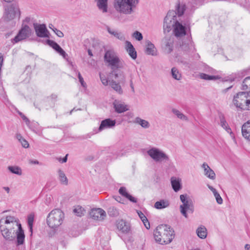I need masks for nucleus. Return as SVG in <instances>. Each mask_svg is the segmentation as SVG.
<instances>
[{
  "mask_svg": "<svg viewBox=\"0 0 250 250\" xmlns=\"http://www.w3.org/2000/svg\"><path fill=\"white\" fill-rule=\"evenodd\" d=\"M58 174L59 180L61 183L63 185H67L68 184V179L63 171L61 169H59Z\"/></svg>",
  "mask_w": 250,
  "mask_h": 250,
  "instance_id": "4c0bfd02",
  "label": "nucleus"
},
{
  "mask_svg": "<svg viewBox=\"0 0 250 250\" xmlns=\"http://www.w3.org/2000/svg\"><path fill=\"white\" fill-rule=\"evenodd\" d=\"M170 182L172 189L175 192H178L182 189L181 180L179 178L173 176L170 179Z\"/></svg>",
  "mask_w": 250,
  "mask_h": 250,
  "instance_id": "393cba45",
  "label": "nucleus"
},
{
  "mask_svg": "<svg viewBox=\"0 0 250 250\" xmlns=\"http://www.w3.org/2000/svg\"><path fill=\"white\" fill-rule=\"evenodd\" d=\"M248 92H240L233 97V103L234 105L241 110H247L249 97Z\"/></svg>",
  "mask_w": 250,
  "mask_h": 250,
  "instance_id": "6e6552de",
  "label": "nucleus"
},
{
  "mask_svg": "<svg viewBox=\"0 0 250 250\" xmlns=\"http://www.w3.org/2000/svg\"><path fill=\"white\" fill-rule=\"evenodd\" d=\"M46 43L50 46L52 47L56 52L62 55L63 58L65 59L67 57V54L62 48V47L55 42L50 40H47Z\"/></svg>",
  "mask_w": 250,
  "mask_h": 250,
  "instance_id": "a211bd4d",
  "label": "nucleus"
},
{
  "mask_svg": "<svg viewBox=\"0 0 250 250\" xmlns=\"http://www.w3.org/2000/svg\"><path fill=\"white\" fill-rule=\"evenodd\" d=\"M248 103H249V104H248V108L247 109V110H250V97H249Z\"/></svg>",
  "mask_w": 250,
  "mask_h": 250,
  "instance_id": "774afa93",
  "label": "nucleus"
},
{
  "mask_svg": "<svg viewBox=\"0 0 250 250\" xmlns=\"http://www.w3.org/2000/svg\"><path fill=\"white\" fill-rule=\"evenodd\" d=\"M107 212L108 215L111 217H116L119 215L118 209L114 207L109 208Z\"/></svg>",
  "mask_w": 250,
  "mask_h": 250,
  "instance_id": "79ce46f5",
  "label": "nucleus"
},
{
  "mask_svg": "<svg viewBox=\"0 0 250 250\" xmlns=\"http://www.w3.org/2000/svg\"><path fill=\"white\" fill-rule=\"evenodd\" d=\"M89 215L94 220L102 221L106 217V212L100 208H93L90 211Z\"/></svg>",
  "mask_w": 250,
  "mask_h": 250,
  "instance_id": "f3484780",
  "label": "nucleus"
},
{
  "mask_svg": "<svg viewBox=\"0 0 250 250\" xmlns=\"http://www.w3.org/2000/svg\"><path fill=\"white\" fill-rule=\"evenodd\" d=\"M242 89L245 90V92H248L250 94V77L246 78L242 83Z\"/></svg>",
  "mask_w": 250,
  "mask_h": 250,
  "instance_id": "c9c22d12",
  "label": "nucleus"
},
{
  "mask_svg": "<svg viewBox=\"0 0 250 250\" xmlns=\"http://www.w3.org/2000/svg\"><path fill=\"white\" fill-rule=\"evenodd\" d=\"M34 27L36 34L38 37L40 38L49 37V33L45 24L34 23Z\"/></svg>",
  "mask_w": 250,
  "mask_h": 250,
  "instance_id": "dca6fc26",
  "label": "nucleus"
},
{
  "mask_svg": "<svg viewBox=\"0 0 250 250\" xmlns=\"http://www.w3.org/2000/svg\"><path fill=\"white\" fill-rule=\"evenodd\" d=\"M51 99L55 100L57 98V96L56 94H52L51 96Z\"/></svg>",
  "mask_w": 250,
  "mask_h": 250,
  "instance_id": "338daca9",
  "label": "nucleus"
},
{
  "mask_svg": "<svg viewBox=\"0 0 250 250\" xmlns=\"http://www.w3.org/2000/svg\"><path fill=\"white\" fill-rule=\"evenodd\" d=\"M67 156H68V154H66L65 155V157H64L62 159V163H65L66 162L67 160Z\"/></svg>",
  "mask_w": 250,
  "mask_h": 250,
  "instance_id": "680f3d73",
  "label": "nucleus"
},
{
  "mask_svg": "<svg viewBox=\"0 0 250 250\" xmlns=\"http://www.w3.org/2000/svg\"><path fill=\"white\" fill-rule=\"evenodd\" d=\"M18 112L21 118L27 124L30 123L29 119L22 113L19 111Z\"/></svg>",
  "mask_w": 250,
  "mask_h": 250,
  "instance_id": "864d4df0",
  "label": "nucleus"
},
{
  "mask_svg": "<svg viewBox=\"0 0 250 250\" xmlns=\"http://www.w3.org/2000/svg\"><path fill=\"white\" fill-rule=\"evenodd\" d=\"M196 233L199 237L202 239H205L207 235V230L205 227L201 226L197 229Z\"/></svg>",
  "mask_w": 250,
  "mask_h": 250,
  "instance_id": "f704fd0d",
  "label": "nucleus"
},
{
  "mask_svg": "<svg viewBox=\"0 0 250 250\" xmlns=\"http://www.w3.org/2000/svg\"><path fill=\"white\" fill-rule=\"evenodd\" d=\"M97 5L100 10L103 13L106 12L107 11V0H96Z\"/></svg>",
  "mask_w": 250,
  "mask_h": 250,
  "instance_id": "2f4dec72",
  "label": "nucleus"
},
{
  "mask_svg": "<svg viewBox=\"0 0 250 250\" xmlns=\"http://www.w3.org/2000/svg\"><path fill=\"white\" fill-rule=\"evenodd\" d=\"M119 192L121 195L128 199L130 202L133 203L137 202V199L127 192L126 189L125 187H121L119 190Z\"/></svg>",
  "mask_w": 250,
  "mask_h": 250,
  "instance_id": "c85d7f7f",
  "label": "nucleus"
},
{
  "mask_svg": "<svg viewBox=\"0 0 250 250\" xmlns=\"http://www.w3.org/2000/svg\"><path fill=\"white\" fill-rule=\"evenodd\" d=\"M34 219V215L33 214H30L28 216V225L29 228V230L31 234L33 232V226Z\"/></svg>",
  "mask_w": 250,
  "mask_h": 250,
  "instance_id": "37998d69",
  "label": "nucleus"
},
{
  "mask_svg": "<svg viewBox=\"0 0 250 250\" xmlns=\"http://www.w3.org/2000/svg\"><path fill=\"white\" fill-rule=\"evenodd\" d=\"M46 43L50 46L52 47L56 52L62 55L63 58L65 59L67 57V54L62 48V47L55 42L50 40H47Z\"/></svg>",
  "mask_w": 250,
  "mask_h": 250,
  "instance_id": "6ab92c4d",
  "label": "nucleus"
},
{
  "mask_svg": "<svg viewBox=\"0 0 250 250\" xmlns=\"http://www.w3.org/2000/svg\"><path fill=\"white\" fill-rule=\"evenodd\" d=\"M232 85L230 86L223 90L224 92H227L229 89H230L232 87Z\"/></svg>",
  "mask_w": 250,
  "mask_h": 250,
  "instance_id": "0e129e2a",
  "label": "nucleus"
},
{
  "mask_svg": "<svg viewBox=\"0 0 250 250\" xmlns=\"http://www.w3.org/2000/svg\"><path fill=\"white\" fill-rule=\"evenodd\" d=\"M132 37L139 41H141L143 38L142 33L138 31L133 33Z\"/></svg>",
  "mask_w": 250,
  "mask_h": 250,
  "instance_id": "49530a36",
  "label": "nucleus"
},
{
  "mask_svg": "<svg viewBox=\"0 0 250 250\" xmlns=\"http://www.w3.org/2000/svg\"><path fill=\"white\" fill-rule=\"evenodd\" d=\"M116 121L110 118L103 120L99 127V131H101L106 128H111L115 125Z\"/></svg>",
  "mask_w": 250,
  "mask_h": 250,
  "instance_id": "5701e85b",
  "label": "nucleus"
},
{
  "mask_svg": "<svg viewBox=\"0 0 250 250\" xmlns=\"http://www.w3.org/2000/svg\"><path fill=\"white\" fill-rule=\"evenodd\" d=\"M169 203L167 200H161L157 201L154 204V207L158 209H163L169 206Z\"/></svg>",
  "mask_w": 250,
  "mask_h": 250,
  "instance_id": "473e14b6",
  "label": "nucleus"
},
{
  "mask_svg": "<svg viewBox=\"0 0 250 250\" xmlns=\"http://www.w3.org/2000/svg\"><path fill=\"white\" fill-rule=\"evenodd\" d=\"M213 194L216 198L217 203L219 204H222L223 203V199L219 193L216 191L213 193Z\"/></svg>",
  "mask_w": 250,
  "mask_h": 250,
  "instance_id": "09e8293b",
  "label": "nucleus"
},
{
  "mask_svg": "<svg viewBox=\"0 0 250 250\" xmlns=\"http://www.w3.org/2000/svg\"><path fill=\"white\" fill-rule=\"evenodd\" d=\"M7 168L12 173L18 175H21L22 174L21 168L18 166H8Z\"/></svg>",
  "mask_w": 250,
  "mask_h": 250,
  "instance_id": "58836bf2",
  "label": "nucleus"
},
{
  "mask_svg": "<svg viewBox=\"0 0 250 250\" xmlns=\"http://www.w3.org/2000/svg\"><path fill=\"white\" fill-rule=\"evenodd\" d=\"M202 167L204 168V174L206 176L210 179L214 180L215 178V173L208 164L204 163L202 165Z\"/></svg>",
  "mask_w": 250,
  "mask_h": 250,
  "instance_id": "cd10ccee",
  "label": "nucleus"
},
{
  "mask_svg": "<svg viewBox=\"0 0 250 250\" xmlns=\"http://www.w3.org/2000/svg\"><path fill=\"white\" fill-rule=\"evenodd\" d=\"M138 214L147 229L150 228V224L145 214L141 211H137Z\"/></svg>",
  "mask_w": 250,
  "mask_h": 250,
  "instance_id": "e433bc0d",
  "label": "nucleus"
},
{
  "mask_svg": "<svg viewBox=\"0 0 250 250\" xmlns=\"http://www.w3.org/2000/svg\"><path fill=\"white\" fill-rule=\"evenodd\" d=\"M20 11L18 6L13 3L5 8L4 19L6 21L11 20L16 17H20Z\"/></svg>",
  "mask_w": 250,
  "mask_h": 250,
  "instance_id": "f8f14e48",
  "label": "nucleus"
},
{
  "mask_svg": "<svg viewBox=\"0 0 250 250\" xmlns=\"http://www.w3.org/2000/svg\"><path fill=\"white\" fill-rule=\"evenodd\" d=\"M52 30L59 37L62 38L63 37V33L61 31L57 29L56 28L52 29Z\"/></svg>",
  "mask_w": 250,
  "mask_h": 250,
  "instance_id": "603ef678",
  "label": "nucleus"
},
{
  "mask_svg": "<svg viewBox=\"0 0 250 250\" xmlns=\"http://www.w3.org/2000/svg\"><path fill=\"white\" fill-rule=\"evenodd\" d=\"M78 79L79 80V81H80L82 86L83 87H85L86 83H84V80H83L80 72H78Z\"/></svg>",
  "mask_w": 250,
  "mask_h": 250,
  "instance_id": "3c124183",
  "label": "nucleus"
},
{
  "mask_svg": "<svg viewBox=\"0 0 250 250\" xmlns=\"http://www.w3.org/2000/svg\"><path fill=\"white\" fill-rule=\"evenodd\" d=\"M117 227L119 230L124 233H128L130 230L129 223L124 220H120L117 221Z\"/></svg>",
  "mask_w": 250,
  "mask_h": 250,
  "instance_id": "4be33fe9",
  "label": "nucleus"
},
{
  "mask_svg": "<svg viewBox=\"0 0 250 250\" xmlns=\"http://www.w3.org/2000/svg\"><path fill=\"white\" fill-rule=\"evenodd\" d=\"M180 47L182 50L186 52L193 51L195 49L193 42L190 39L182 42Z\"/></svg>",
  "mask_w": 250,
  "mask_h": 250,
  "instance_id": "b1692460",
  "label": "nucleus"
},
{
  "mask_svg": "<svg viewBox=\"0 0 250 250\" xmlns=\"http://www.w3.org/2000/svg\"><path fill=\"white\" fill-rule=\"evenodd\" d=\"M30 163L32 164H39V162L37 160H32L30 161Z\"/></svg>",
  "mask_w": 250,
  "mask_h": 250,
  "instance_id": "e2e57ef3",
  "label": "nucleus"
},
{
  "mask_svg": "<svg viewBox=\"0 0 250 250\" xmlns=\"http://www.w3.org/2000/svg\"><path fill=\"white\" fill-rule=\"evenodd\" d=\"M20 143H21L22 146L24 148H27L29 147V144L28 142L25 140L24 139H23Z\"/></svg>",
  "mask_w": 250,
  "mask_h": 250,
  "instance_id": "5fc2aeb1",
  "label": "nucleus"
},
{
  "mask_svg": "<svg viewBox=\"0 0 250 250\" xmlns=\"http://www.w3.org/2000/svg\"><path fill=\"white\" fill-rule=\"evenodd\" d=\"M134 123L140 125L144 128H148L150 126V124L148 121L142 119L138 117L135 119Z\"/></svg>",
  "mask_w": 250,
  "mask_h": 250,
  "instance_id": "72a5a7b5",
  "label": "nucleus"
},
{
  "mask_svg": "<svg viewBox=\"0 0 250 250\" xmlns=\"http://www.w3.org/2000/svg\"><path fill=\"white\" fill-rule=\"evenodd\" d=\"M130 87L131 88V90H132V92L133 93H134V92H135L134 87L133 84L132 80H131L130 82Z\"/></svg>",
  "mask_w": 250,
  "mask_h": 250,
  "instance_id": "bf43d9fd",
  "label": "nucleus"
},
{
  "mask_svg": "<svg viewBox=\"0 0 250 250\" xmlns=\"http://www.w3.org/2000/svg\"><path fill=\"white\" fill-rule=\"evenodd\" d=\"M104 60L108 63L112 71L117 70L118 68L123 67L120 59L113 50H109L105 52L104 56Z\"/></svg>",
  "mask_w": 250,
  "mask_h": 250,
  "instance_id": "0eeeda50",
  "label": "nucleus"
},
{
  "mask_svg": "<svg viewBox=\"0 0 250 250\" xmlns=\"http://www.w3.org/2000/svg\"><path fill=\"white\" fill-rule=\"evenodd\" d=\"M2 221H0V229L3 237L7 240L12 241L14 240L15 236L14 230L12 232V228L11 226H4L1 225Z\"/></svg>",
  "mask_w": 250,
  "mask_h": 250,
  "instance_id": "4468645a",
  "label": "nucleus"
},
{
  "mask_svg": "<svg viewBox=\"0 0 250 250\" xmlns=\"http://www.w3.org/2000/svg\"><path fill=\"white\" fill-rule=\"evenodd\" d=\"M100 77L103 85L105 86H106L108 84L109 85V81H111V80H108L104 76L102 75L101 74H100Z\"/></svg>",
  "mask_w": 250,
  "mask_h": 250,
  "instance_id": "de8ad7c7",
  "label": "nucleus"
},
{
  "mask_svg": "<svg viewBox=\"0 0 250 250\" xmlns=\"http://www.w3.org/2000/svg\"><path fill=\"white\" fill-rule=\"evenodd\" d=\"M112 77L115 80L118 79V82L114 80L109 81V85L111 87L119 94H123V90L121 84H124L125 83V77L122 71L118 70L112 71L110 73Z\"/></svg>",
  "mask_w": 250,
  "mask_h": 250,
  "instance_id": "39448f33",
  "label": "nucleus"
},
{
  "mask_svg": "<svg viewBox=\"0 0 250 250\" xmlns=\"http://www.w3.org/2000/svg\"><path fill=\"white\" fill-rule=\"evenodd\" d=\"M228 133H231V129L230 128L228 125L226 126V127H223Z\"/></svg>",
  "mask_w": 250,
  "mask_h": 250,
  "instance_id": "052dcab7",
  "label": "nucleus"
},
{
  "mask_svg": "<svg viewBox=\"0 0 250 250\" xmlns=\"http://www.w3.org/2000/svg\"><path fill=\"white\" fill-rule=\"evenodd\" d=\"M4 224L7 225L6 226H11L13 229L18 227V229L16 231V244L17 246L23 244L25 239L24 230L21 224L16 221V218L13 216H8L4 221Z\"/></svg>",
  "mask_w": 250,
  "mask_h": 250,
  "instance_id": "20e7f679",
  "label": "nucleus"
},
{
  "mask_svg": "<svg viewBox=\"0 0 250 250\" xmlns=\"http://www.w3.org/2000/svg\"><path fill=\"white\" fill-rule=\"evenodd\" d=\"M245 248L246 250H250V245L246 244L245 246Z\"/></svg>",
  "mask_w": 250,
  "mask_h": 250,
  "instance_id": "69168bd1",
  "label": "nucleus"
},
{
  "mask_svg": "<svg viewBox=\"0 0 250 250\" xmlns=\"http://www.w3.org/2000/svg\"><path fill=\"white\" fill-rule=\"evenodd\" d=\"M187 9L186 3L183 1L178 0L175 3V10H169L166 16H168L170 14V17L172 20L177 19V17H180L182 16Z\"/></svg>",
  "mask_w": 250,
  "mask_h": 250,
  "instance_id": "9d476101",
  "label": "nucleus"
},
{
  "mask_svg": "<svg viewBox=\"0 0 250 250\" xmlns=\"http://www.w3.org/2000/svg\"><path fill=\"white\" fill-rule=\"evenodd\" d=\"M147 154L155 162L169 160L168 156L163 151L156 147H152L147 151Z\"/></svg>",
  "mask_w": 250,
  "mask_h": 250,
  "instance_id": "9b49d317",
  "label": "nucleus"
},
{
  "mask_svg": "<svg viewBox=\"0 0 250 250\" xmlns=\"http://www.w3.org/2000/svg\"><path fill=\"white\" fill-rule=\"evenodd\" d=\"M174 38L173 36H167L163 40V48L167 54L170 53L173 50Z\"/></svg>",
  "mask_w": 250,
  "mask_h": 250,
  "instance_id": "2eb2a0df",
  "label": "nucleus"
},
{
  "mask_svg": "<svg viewBox=\"0 0 250 250\" xmlns=\"http://www.w3.org/2000/svg\"><path fill=\"white\" fill-rule=\"evenodd\" d=\"M170 14L166 16L164 21V32H169L172 28L173 33L177 38H181L186 35V27L178 19L172 20Z\"/></svg>",
  "mask_w": 250,
  "mask_h": 250,
  "instance_id": "f03ea898",
  "label": "nucleus"
},
{
  "mask_svg": "<svg viewBox=\"0 0 250 250\" xmlns=\"http://www.w3.org/2000/svg\"><path fill=\"white\" fill-rule=\"evenodd\" d=\"M193 4L196 5H201L205 0H191Z\"/></svg>",
  "mask_w": 250,
  "mask_h": 250,
  "instance_id": "6e6d98bb",
  "label": "nucleus"
},
{
  "mask_svg": "<svg viewBox=\"0 0 250 250\" xmlns=\"http://www.w3.org/2000/svg\"><path fill=\"white\" fill-rule=\"evenodd\" d=\"M46 43L50 46L52 47L56 52L62 55L63 58L65 59L67 57V54L62 48V47L55 42L50 40H47Z\"/></svg>",
  "mask_w": 250,
  "mask_h": 250,
  "instance_id": "aec40b11",
  "label": "nucleus"
},
{
  "mask_svg": "<svg viewBox=\"0 0 250 250\" xmlns=\"http://www.w3.org/2000/svg\"><path fill=\"white\" fill-rule=\"evenodd\" d=\"M106 29L110 34L114 36L115 37L120 40V41H124L125 40V37L122 33L118 32L117 31L111 29L108 26H106Z\"/></svg>",
  "mask_w": 250,
  "mask_h": 250,
  "instance_id": "c756f323",
  "label": "nucleus"
},
{
  "mask_svg": "<svg viewBox=\"0 0 250 250\" xmlns=\"http://www.w3.org/2000/svg\"><path fill=\"white\" fill-rule=\"evenodd\" d=\"M172 77L173 79L180 80L181 78V75L176 67H173L171 70Z\"/></svg>",
  "mask_w": 250,
  "mask_h": 250,
  "instance_id": "a19ab883",
  "label": "nucleus"
},
{
  "mask_svg": "<svg viewBox=\"0 0 250 250\" xmlns=\"http://www.w3.org/2000/svg\"><path fill=\"white\" fill-rule=\"evenodd\" d=\"M115 111L118 113H121L128 110L127 105L125 103L115 100L113 103Z\"/></svg>",
  "mask_w": 250,
  "mask_h": 250,
  "instance_id": "412c9836",
  "label": "nucleus"
},
{
  "mask_svg": "<svg viewBox=\"0 0 250 250\" xmlns=\"http://www.w3.org/2000/svg\"><path fill=\"white\" fill-rule=\"evenodd\" d=\"M146 53L148 55L155 56L156 55L155 47L153 43L149 41H147L146 42Z\"/></svg>",
  "mask_w": 250,
  "mask_h": 250,
  "instance_id": "7c9ffc66",
  "label": "nucleus"
},
{
  "mask_svg": "<svg viewBox=\"0 0 250 250\" xmlns=\"http://www.w3.org/2000/svg\"><path fill=\"white\" fill-rule=\"evenodd\" d=\"M73 211L78 216H81L83 215L85 210L82 207L77 206L74 209Z\"/></svg>",
  "mask_w": 250,
  "mask_h": 250,
  "instance_id": "c03bdc74",
  "label": "nucleus"
},
{
  "mask_svg": "<svg viewBox=\"0 0 250 250\" xmlns=\"http://www.w3.org/2000/svg\"><path fill=\"white\" fill-rule=\"evenodd\" d=\"M172 112L175 114L177 117V118L180 119L181 120L187 121H188V117L178 110L173 108L172 109Z\"/></svg>",
  "mask_w": 250,
  "mask_h": 250,
  "instance_id": "ea45409f",
  "label": "nucleus"
},
{
  "mask_svg": "<svg viewBox=\"0 0 250 250\" xmlns=\"http://www.w3.org/2000/svg\"><path fill=\"white\" fill-rule=\"evenodd\" d=\"M200 77L201 78L206 80H216L217 78L216 76H210L205 73H201L200 74Z\"/></svg>",
  "mask_w": 250,
  "mask_h": 250,
  "instance_id": "a18cd8bd",
  "label": "nucleus"
},
{
  "mask_svg": "<svg viewBox=\"0 0 250 250\" xmlns=\"http://www.w3.org/2000/svg\"><path fill=\"white\" fill-rule=\"evenodd\" d=\"M242 133L245 139L250 141V122L248 121L242 125Z\"/></svg>",
  "mask_w": 250,
  "mask_h": 250,
  "instance_id": "bb28decb",
  "label": "nucleus"
},
{
  "mask_svg": "<svg viewBox=\"0 0 250 250\" xmlns=\"http://www.w3.org/2000/svg\"><path fill=\"white\" fill-rule=\"evenodd\" d=\"M31 34V29L29 26L25 25L22 27L17 36L12 40V42L13 43H17L29 37Z\"/></svg>",
  "mask_w": 250,
  "mask_h": 250,
  "instance_id": "ddd939ff",
  "label": "nucleus"
},
{
  "mask_svg": "<svg viewBox=\"0 0 250 250\" xmlns=\"http://www.w3.org/2000/svg\"><path fill=\"white\" fill-rule=\"evenodd\" d=\"M64 213L59 209L52 210L47 218V223L50 228H55L60 226L62 223Z\"/></svg>",
  "mask_w": 250,
  "mask_h": 250,
  "instance_id": "423d86ee",
  "label": "nucleus"
},
{
  "mask_svg": "<svg viewBox=\"0 0 250 250\" xmlns=\"http://www.w3.org/2000/svg\"><path fill=\"white\" fill-rule=\"evenodd\" d=\"M174 230L167 225L158 226L154 231L155 241L161 244L170 243L174 237Z\"/></svg>",
  "mask_w": 250,
  "mask_h": 250,
  "instance_id": "f257e3e1",
  "label": "nucleus"
},
{
  "mask_svg": "<svg viewBox=\"0 0 250 250\" xmlns=\"http://www.w3.org/2000/svg\"><path fill=\"white\" fill-rule=\"evenodd\" d=\"M139 3V0H114L115 10L120 14L130 15L133 13Z\"/></svg>",
  "mask_w": 250,
  "mask_h": 250,
  "instance_id": "7ed1b4c3",
  "label": "nucleus"
},
{
  "mask_svg": "<svg viewBox=\"0 0 250 250\" xmlns=\"http://www.w3.org/2000/svg\"><path fill=\"white\" fill-rule=\"evenodd\" d=\"M16 138L20 142L23 139H24L20 134H16Z\"/></svg>",
  "mask_w": 250,
  "mask_h": 250,
  "instance_id": "4d7b16f0",
  "label": "nucleus"
},
{
  "mask_svg": "<svg viewBox=\"0 0 250 250\" xmlns=\"http://www.w3.org/2000/svg\"><path fill=\"white\" fill-rule=\"evenodd\" d=\"M125 49L129 56L133 60L137 58V52L131 43L129 41L125 42Z\"/></svg>",
  "mask_w": 250,
  "mask_h": 250,
  "instance_id": "a878e982",
  "label": "nucleus"
},
{
  "mask_svg": "<svg viewBox=\"0 0 250 250\" xmlns=\"http://www.w3.org/2000/svg\"><path fill=\"white\" fill-rule=\"evenodd\" d=\"M220 125L222 127H226V126L228 125V123L226 121L225 117L224 115H221L220 116Z\"/></svg>",
  "mask_w": 250,
  "mask_h": 250,
  "instance_id": "8fccbe9b",
  "label": "nucleus"
},
{
  "mask_svg": "<svg viewBox=\"0 0 250 250\" xmlns=\"http://www.w3.org/2000/svg\"><path fill=\"white\" fill-rule=\"evenodd\" d=\"M182 204L180 206L181 214L186 218H188V212L192 213L194 211V206L192 200L188 196L187 194H182L180 196Z\"/></svg>",
  "mask_w": 250,
  "mask_h": 250,
  "instance_id": "1a4fd4ad",
  "label": "nucleus"
},
{
  "mask_svg": "<svg viewBox=\"0 0 250 250\" xmlns=\"http://www.w3.org/2000/svg\"><path fill=\"white\" fill-rule=\"evenodd\" d=\"M208 188L213 192V193H214L215 191H216V190L214 188H213L212 186L208 185Z\"/></svg>",
  "mask_w": 250,
  "mask_h": 250,
  "instance_id": "13d9d810",
  "label": "nucleus"
}]
</instances>
